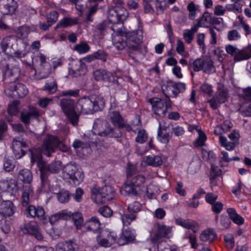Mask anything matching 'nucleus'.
<instances>
[{
	"label": "nucleus",
	"instance_id": "41",
	"mask_svg": "<svg viewBox=\"0 0 251 251\" xmlns=\"http://www.w3.org/2000/svg\"><path fill=\"white\" fill-rule=\"evenodd\" d=\"M215 97L217 99L219 102H225L227 97V92L226 89L223 86L219 85Z\"/></svg>",
	"mask_w": 251,
	"mask_h": 251
},
{
	"label": "nucleus",
	"instance_id": "24",
	"mask_svg": "<svg viewBox=\"0 0 251 251\" xmlns=\"http://www.w3.org/2000/svg\"><path fill=\"white\" fill-rule=\"evenodd\" d=\"M100 223L99 220L96 217H93L88 220L83 226L86 231H92L94 233H100L101 229L100 227Z\"/></svg>",
	"mask_w": 251,
	"mask_h": 251
},
{
	"label": "nucleus",
	"instance_id": "48",
	"mask_svg": "<svg viewBox=\"0 0 251 251\" xmlns=\"http://www.w3.org/2000/svg\"><path fill=\"white\" fill-rule=\"evenodd\" d=\"M232 4H227L226 5V9L228 11L233 12L234 13H240L242 12V5L238 2H233Z\"/></svg>",
	"mask_w": 251,
	"mask_h": 251
},
{
	"label": "nucleus",
	"instance_id": "7",
	"mask_svg": "<svg viewBox=\"0 0 251 251\" xmlns=\"http://www.w3.org/2000/svg\"><path fill=\"white\" fill-rule=\"evenodd\" d=\"M125 35L128 49L133 51H140L143 39V27L140 25L137 29L125 32Z\"/></svg>",
	"mask_w": 251,
	"mask_h": 251
},
{
	"label": "nucleus",
	"instance_id": "53",
	"mask_svg": "<svg viewBox=\"0 0 251 251\" xmlns=\"http://www.w3.org/2000/svg\"><path fill=\"white\" fill-rule=\"evenodd\" d=\"M42 154L43 153L41 151V149L38 151L36 149H34L31 150V161L33 163L34 162L38 161L39 164L42 162Z\"/></svg>",
	"mask_w": 251,
	"mask_h": 251
},
{
	"label": "nucleus",
	"instance_id": "55",
	"mask_svg": "<svg viewBox=\"0 0 251 251\" xmlns=\"http://www.w3.org/2000/svg\"><path fill=\"white\" fill-rule=\"evenodd\" d=\"M205 35L204 33H200L197 34L196 40L200 48L201 49L203 52H205L206 46L204 43Z\"/></svg>",
	"mask_w": 251,
	"mask_h": 251
},
{
	"label": "nucleus",
	"instance_id": "34",
	"mask_svg": "<svg viewBox=\"0 0 251 251\" xmlns=\"http://www.w3.org/2000/svg\"><path fill=\"white\" fill-rule=\"evenodd\" d=\"M37 59L38 61L40 62L41 71L47 75L50 74L51 69L50 64L46 60V57L42 53H39L37 56ZM47 75H48L46 76L44 75V77H47Z\"/></svg>",
	"mask_w": 251,
	"mask_h": 251
},
{
	"label": "nucleus",
	"instance_id": "38",
	"mask_svg": "<svg viewBox=\"0 0 251 251\" xmlns=\"http://www.w3.org/2000/svg\"><path fill=\"white\" fill-rule=\"evenodd\" d=\"M227 212L232 221L237 225H242L244 224V220L243 217L238 215L233 208L227 209Z\"/></svg>",
	"mask_w": 251,
	"mask_h": 251
},
{
	"label": "nucleus",
	"instance_id": "36",
	"mask_svg": "<svg viewBox=\"0 0 251 251\" xmlns=\"http://www.w3.org/2000/svg\"><path fill=\"white\" fill-rule=\"evenodd\" d=\"M0 212L4 216H10L14 213L13 205L11 201H3L0 205Z\"/></svg>",
	"mask_w": 251,
	"mask_h": 251
},
{
	"label": "nucleus",
	"instance_id": "54",
	"mask_svg": "<svg viewBox=\"0 0 251 251\" xmlns=\"http://www.w3.org/2000/svg\"><path fill=\"white\" fill-rule=\"evenodd\" d=\"M148 139V135L145 129H141L138 131L135 141L139 144L144 143Z\"/></svg>",
	"mask_w": 251,
	"mask_h": 251
},
{
	"label": "nucleus",
	"instance_id": "45",
	"mask_svg": "<svg viewBox=\"0 0 251 251\" xmlns=\"http://www.w3.org/2000/svg\"><path fill=\"white\" fill-rule=\"evenodd\" d=\"M67 217V214L65 211H59L50 216L49 218L50 222L51 224H53L59 220L65 219Z\"/></svg>",
	"mask_w": 251,
	"mask_h": 251
},
{
	"label": "nucleus",
	"instance_id": "39",
	"mask_svg": "<svg viewBox=\"0 0 251 251\" xmlns=\"http://www.w3.org/2000/svg\"><path fill=\"white\" fill-rule=\"evenodd\" d=\"M211 15L208 12L203 13L202 16L198 19V23L195 25L198 26V28L200 27H208L210 25Z\"/></svg>",
	"mask_w": 251,
	"mask_h": 251
},
{
	"label": "nucleus",
	"instance_id": "46",
	"mask_svg": "<svg viewBox=\"0 0 251 251\" xmlns=\"http://www.w3.org/2000/svg\"><path fill=\"white\" fill-rule=\"evenodd\" d=\"M72 219L77 229H81L83 226V217L79 212H75L72 214Z\"/></svg>",
	"mask_w": 251,
	"mask_h": 251
},
{
	"label": "nucleus",
	"instance_id": "51",
	"mask_svg": "<svg viewBox=\"0 0 251 251\" xmlns=\"http://www.w3.org/2000/svg\"><path fill=\"white\" fill-rule=\"evenodd\" d=\"M58 200L61 203L67 202L70 198V194L67 190H62L57 193Z\"/></svg>",
	"mask_w": 251,
	"mask_h": 251
},
{
	"label": "nucleus",
	"instance_id": "22",
	"mask_svg": "<svg viewBox=\"0 0 251 251\" xmlns=\"http://www.w3.org/2000/svg\"><path fill=\"white\" fill-rule=\"evenodd\" d=\"M175 221L176 225L181 226L185 228L190 229L194 233L197 232L199 230V224L194 220L179 218L176 219Z\"/></svg>",
	"mask_w": 251,
	"mask_h": 251
},
{
	"label": "nucleus",
	"instance_id": "37",
	"mask_svg": "<svg viewBox=\"0 0 251 251\" xmlns=\"http://www.w3.org/2000/svg\"><path fill=\"white\" fill-rule=\"evenodd\" d=\"M198 26L195 25L190 29H185L183 31V37L187 44H190L194 37L195 34L198 31Z\"/></svg>",
	"mask_w": 251,
	"mask_h": 251
},
{
	"label": "nucleus",
	"instance_id": "40",
	"mask_svg": "<svg viewBox=\"0 0 251 251\" xmlns=\"http://www.w3.org/2000/svg\"><path fill=\"white\" fill-rule=\"evenodd\" d=\"M122 36V35H117L113 37V45L118 50H122L127 47L126 40L125 41Z\"/></svg>",
	"mask_w": 251,
	"mask_h": 251
},
{
	"label": "nucleus",
	"instance_id": "42",
	"mask_svg": "<svg viewBox=\"0 0 251 251\" xmlns=\"http://www.w3.org/2000/svg\"><path fill=\"white\" fill-rule=\"evenodd\" d=\"M43 89L46 90L50 94L55 93L57 90V84L54 79L47 80Z\"/></svg>",
	"mask_w": 251,
	"mask_h": 251
},
{
	"label": "nucleus",
	"instance_id": "3",
	"mask_svg": "<svg viewBox=\"0 0 251 251\" xmlns=\"http://www.w3.org/2000/svg\"><path fill=\"white\" fill-rule=\"evenodd\" d=\"M32 178V174L28 169H24L21 170L18 175V182L23 183L22 204L24 206L27 205L29 202V197L33 193L31 185Z\"/></svg>",
	"mask_w": 251,
	"mask_h": 251
},
{
	"label": "nucleus",
	"instance_id": "35",
	"mask_svg": "<svg viewBox=\"0 0 251 251\" xmlns=\"http://www.w3.org/2000/svg\"><path fill=\"white\" fill-rule=\"evenodd\" d=\"M115 126L121 127L124 126L123 118L118 111H110L108 115Z\"/></svg>",
	"mask_w": 251,
	"mask_h": 251
},
{
	"label": "nucleus",
	"instance_id": "26",
	"mask_svg": "<svg viewBox=\"0 0 251 251\" xmlns=\"http://www.w3.org/2000/svg\"><path fill=\"white\" fill-rule=\"evenodd\" d=\"M94 28L95 35L97 36L100 39L102 38L106 33H110L109 21L104 20L100 23L96 24Z\"/></svg>",
	"mask_w": 251,
	"mask_h": 251
},
{
	"label": "nucleus",
	"instance_id": "6",
	"mask_svg": "<svg viewBox=\"0 0 251 251\" xmlns=\"http://www.w3.org/2000/svg\"><path fill=\"white\" fill-rule=\"evenodd\" d=\"M116 195L114 188L109 185H105L100 188L95 187L92 190V198L98 204L105 203L115 198Z\"/></svg>",
	"mask_w": 251,
	"mask_h": 251
},
{
	"label": "nucleus",
	"instance_id": "12",
	"mask_svg": "<svg viewBox=\"0 0 251 251\" xmlns=\"http://www.w3.org/2000/svg\"><path fill=\"white\" fill-rule=\"evenodd\" d=\"M60 104L64 113L73 126L77 125L78 115L75 110V101L68 99L61 100Z\"/></svg>",
	"mask_w": 251,
	"mask_h": 251
},
{
	"label": "nucleus",
	"instance_id": "11",
	"mask_svg": "<svg viewBox=\"0 0 251 251\" xmlns=\"http://www.w3.org/2000/svg\"><path fill=\"white\" fill-rule=\"evenodd\" d=\"M152 109L154 113L160 117H164L169 108L171 107L172 101L168 96L163 100L159 98H153L150 99Z\"/></svg>",
	"mask_w": 251,
	"mask_h": 251
},
{
	"label": "nucleus",
	"instance_id": "9",
	"mask_svg": "<svg viewBox=\"0 0 251 251\" xmlns=\"http://www.w3.org/2000/svg\"><path fill=\"white\" fill-rule=\"evenodd\" d=\"M172 228L163 224L155 223L151 232V240L154 244H159L164 241V238H169Z\"/></svg>",
	"mask_w": 251,
	"mask_h": 251
},
{
	"label": "nucleus",
	"instance_id": "33",
	"mask_svg": "<svg viewBox=\"0 0 251 251\" xmlns=\"http://www.w3.org/2000/svg\"><path fill=\"white\" fill-rule=\"evenodd\" d=\"M143 162L148 166L152 167L160 166L163 163L162 158L160 155H149L143 158Z\"/></svg>",
	"mask_w": 251,
	"mask_h": 251
},
{
	"label": "nucleus",
	"instance_id": "2",
	"mask_svg": "<svg viewBox=\"0 0 251 251\" xmlns=\"http://www.w3.org/2000/svg\"><path fill=\"white\" fill-rule=\"evenodd\" d=\"M145 178L142 175L128 176L127 182L122 186L123 195L135 196L142 192H148V188L145 185Z\"/></svg>",
	"mask_w": 251,
	"mask_h": 251
},
{
	"label": "nucleus",
	"instance_id": "49",
	"mask_svg": "<svg viewBox=\"0 0 251 251\" xmlns=\"http://www.w3.org/2000/svg\"><path fill=\"white\" fill-rule=\"evenodd\" d=\"M199 137L195 140L194 145L196 147H202L205 145V142L207 140L205 134L202 131H199Z\"/></svg>",
	"mask_w": 251,
	"mask_h": 251
},
{
	"label": "nucleus",
	"instance_id": "23",
	"mask_svg": "<svg viewBox=\"0 0 251 251\" xmlns=\"http://www.w3.org/2000/svg\"><path fill=\"white\" fill-rule=\"evenodd\" d=\"M17 8L14 0H0V9L4 14H12Z\"/></svg>",
	"mask_w": 251,
	"mask_h": 251
},
{
	"label": "nucleus",
	"instance_id": "19",
	"mask_svg": "<svg viewBox=\"0 0 251 251\" xmlns=\"http://www.w3.org/2000/svg\"><path fill=\"white\" fill-rule=\"evenodd\" d=\"M12 148L15 157L17 159L23 157L26 151L29 150L26 141L21 137H16L13 139Z\"/></svg>",
	"mask_w": 251,
	"mask_h": 251
},
{
	"label": "nucleus",
	"instance_id": "63",
	"mask_svg": "<svg viewBox=\"0 0 251 251\" xmlns=\"http://www.w3.org/2000/svg\"><path fill=\"white\" fill-rule=\"evenodd\" d=\"M19 104L18 100H15L9 104L8 112L10 115H16L18 113L17 106Z\"/></svg>",
	"mask_w": 251,
	"mask_h": 251
},
{
	"label": "nucleus",
	"instance_id": "4",
	"mask_svg": "<svg viewBox=\"0 0 251 251\" xmlns=\"http://www.w3.org/2000/svg\"><path fill=\"white\" fill-rule=\"evenodd\" d=\"M92 132H93V136L95 137L96 135L114 138H118L121 136L119 128L110 127L106 121L101 119L95 120Z\"/></svg>",
	"mask_w": 251,
	"mask_h": 251
},
{
	"label": "nucleus",
	"instance_id": "56",
	"mask_svg": "<svg viewBox=\"0 0 251 251\" xmlns=\"http://www.w3.org/2000/svg\"><path fill=\"white\" fill-rule=\"evenodd\" d=\"M187 10L189 12V17L193 19L196 17V12L199 10V7L196 5L193 2H191L187 6Z\"/></svg>",
	"mask_w": 251,
	"mask_h": 251
},
{
	"label": "nucleus",
	"instance_id": "10",
	"mask_svg": "<svg viewBox=\"0 0 251 251\" xmlns=\"http://www.w3.org/2000/svg\"><path fill=\"white\" fill-rule=\"evenodd\" d=\"M64 172L70 179L69 182L76 186L83 180L84 175L81 168L75 163H70L64 168Z\"/></svg>",
	"mask_w": 251,
	"mask_h": 251
},
{
	"label": "nucleus",
	"instance_id": "14",
	"mask_svg": "<svg viewBox=\"0 0 251 251\" xmlns=\"http://www.w3.org/2000/svg\"><path fill=\"white\" fill-rule=\"evenodd\" d=\"M185 90V84L182 82H175L171 80L167 81L162 87L164 95L176 98L179 93H182Z\"/></svg>",
	"mask_w": 251,
	"mask_h": 251
},
{
	"label": "nucleus",
	"instance_id": "18",
	"mask_svg": "<svg viewBox=\"0 0 251 251\" xmlns=\"http://www.w3.org/2000/svg\"><path fill=\"white\" fill-rule=\"evenodd\" d=\"M39 170L41 172V179L42 183H45L49 173H57L61 168V162L60 161H55L50 164L40 162L39 164Z\"/></svg>",
	"mask_w": 251,
	"mask_h": 251
},
{
	"label": "nucleus",
	"instance_id": "5",
	"mask_svg": "<svg viewBox=\"0 0 251 251\" xmlns=\"http://www.w3.org/2000/svg\"><path fill=\"white\" fill-rule=\"evenodd\" d=\"M65 152L68 150V147L59 139L54 136L48 135L44 139L43 144L41 147V151L43 154L48 157L51 156L57 149Z\"/></svg>",
	"mask_w": 251,
	"mask_h": 251
},
{
	"label": "nucleus",
	"instance_id": "21",
	"mask_svg": "<svg viewBox=\"0 0 251 251\" xmlns=\"http://www.w3.org/2000/svg\"><path fill=\"white\" fill-rule=\"evenodd\" d=\"M25 214L27 217H36L43 223L46 220L44 209L41 206L36 207L32 205H29L26 208Z\"/></svg>",
	"mask_w": 251,
	"mask_h": 251
},
{
	"label": "nucleus",
	"instance_id": "32",
	"mask_svg": "<svg viewBox=\"0 0 251 251\" xmlns=\"http://www.w3.org/2000/svg\"><path fill=\"white\" fill-rule=\"evenodd\" d=\"M251 57V45H248L243 48L241 50H238V51L234 57L235 61H240L247 60Z\"/></svg>",
	"mask_w": 251,
	"mask_h": 251
},
{
	"label": "nucleus",
	"instance_id": "62",
	"mask_svg": "<svg viewBox=\"0 0 251 251\" xmlns=\"http://www.w3.org/2000/svg\"><path fill=\"white\" fill-rule=\"evenodd\" d=\"M123 235L126 239L128 243L132 241L135 239L134 231L132 229H127L123 232Z\"/></svg>",
	"mask_w": 251,
	"mask_h": 251
},
{
	"label": "nucleus",
	"instance_id": "64",
	"mask_svg": "<svg viewBox=\"0 0 251 251\" xmlns=\"http://www.w3.org/2000/svg\"><path fill=\"white\" fill-rule=\"evenodd\" d=\"M202 158L206 161H209L214 158V154L212 151H207L204 149H201Z\"/></svg>",
	"mask_w": 251,
	"mask_h": 251
},
{
	"label": "nucleus",
	"instance_id": "60",
	"mask_svg": "<svg viewBox=\"0 0 251 251\" xmlns=\"http://www.w3.org/2000/svg\"><path fill=\"white\" fill-rule=\"evenodd\" d=\"M58 18V13L57 12L55 11H50L47 16L48 23L50 24V25H52L57 21Z\"/></svg>",
	"mask_w": 251,
	"mask_h": 251
},
{
	"label": "nucleus",
	"instance_id": "57",
	"mask_svg": "<svg viewBox=\"0 0 251 251\" xmlns=\"http://www.w3.org/2000/svg\"><path fill=\"white\" fill-rule=\"evenodd\" d=\"M241 37L240 33L236 29H232L227 32V38L229 41H237Z\"/></svg>",
	"mask_w": 251,
	"mask_h": 251
},
{
	"label": "nucleus",
	"instance_id": "47",
	"mask_svg": "<svg viewBox=\"0 0 251 251\" xmlns=\"http://www.w3.org/2000/svg\"><path fill=\"white\" fill-rule=\"evenodd\" d=\"M176 52L184 57L189 56V53L185 50L184 44L183 42L179 39L176 41Z\"/></svg>",
	"mask_w": 251,
	"mask_h": 251
},
{
	"label": "nucleus",
	"instance_id": "8",
	"mask_svg": "<svg viewBox=\"0 0 251 251\" xmlns=\"http://www.w3.org/2000/svg\"><path fill=\"white\" fill-rule=\"evenodd\" d=\"M188 67L195 72L202 70L203 72L207 74L214 73L216 71L213 61L208 57H201L191 60L189 62Z\"/></svg>",
	"mask_w": 251,
	"mask_h": 251
},
{
	"label": "nucleus",
	"instance_id": "50",
	"mask_svg": "<svg viewBox=\"0 0 251 251\" xmlns=\"http://www.w3.org/2000/svg\"><path fill=\"white\" fill-rule=\"evenodd\" d=\"M170 139V134L168 132L163 133L161 129V126L159 125L157 133V139L161 143L167 144Z\"/></svg>",
	"mask_w": 251,
	"mask_h": 251
},
{
	"label": "nucleus",
	"instance_id": "59",
	"mask_svg": "<svg viewBox=\"0 0 251 251\" xmlns=\"http://www.w3.org/2000/svg\"><path fill=\"white\" fill-rule=\"evenodd\" d=\"M226 246L228 250H232L234 246L233 236L231 234H226L224 236Z\"/></svg>",
	"mask_w": 251,
	"mask_h": 251
},
{
	"label": "nucleus",
	"instance_id": "20",
	"mask_svg": "<svg viewBox=\"0 0 251 251\" xmlns=\"http://www.w3.org/2000/svg\"><path fill=\"white\" fill-rule=\"evenodd\" d=\"M69 66V74L75 77L84 74L87 69V66L84 65L80 59L72 60Z\"/></svg>",
	"mask_w": 251,
	"mask_h": 251
},
{
	"label": "nucleus",
	"instance_id": "15",
	"mask_svg": "<svg viewBox=\"0 0 251 251\" xmlns=\"http://www.w3.org/2000/svg\"><path fill=\"white\" fill-rule=\"evenodd\" d=\"M5 93L8 97H18L24 98L28 93V90L23 83L13 81L8 84L4 90Z\"/></svg>",
	"mask_w": 251,
	"mask_h": 251
},
{
	"label": "nucleus",
	"instance_id": "58",
	"mask_svg": "<svg viewBox=\"0 0 251 251\" xmlns=\"http://www.w3.org/2000/svg\"><path fill=\"white\" fill-rule=\"evenodd\" d=\"M240 98H242L245 100H251V87L249 86L247 88L242 89V93L239 94Z\"/></svg>",
	"mask_w": 251,
	"mask_h": 251
},
{
	"label": "nucleus",
	"instance_id": "30",
	"mask_svg": "<svg viewBox=\"0 0 251 251\" xmlns=\"http://www.w3.org/2000/svg\"><path fill=\"white\" fill-rule=\"evenodd\" d=\"M78 245L71 241L59 242L56 246V251H77Z\"/></svg>",
	"mask_w": 251,
	"mask_h": 251
},
{
	"label": "nucleus",
	"instance_id": "1",
	"mask_svg": "<svg viewBox=\"0 0 251 251\" xmlns=\"http://www.w3.org/2000/svg\"><path fill=\"white\" fill-rule=\"evenodd\" d=\"M105 106L104 98L100 96L84 97L77 101L76 110L85 114H93L102 110Z\"/></svg>",
	"mask_w": 251,
	"mask_h": 251
},
{
	"label": "nucleus",
	"instance_id": "16",
	"mask_svg": "<svg viewBox=\"0 0 251 251\" xmlns=\"http://www.w3.org/2000/svg\"><path fill=\"white\" fill-rule=\"evenodd\" d=\"M94 76L95 79L97 81H102L107 82L110 85L120 84V80L121 78H118L112 73L105 70L99 69L94 72Z\"/></svg>",
	"mask_w": 251,
	"mask_h": 251
},
{
	"label": "nucleus",
	"instance_id": "17",
	"mask_svg": "<svg viewBox=\"0 0 251 251\" xmlns=\"http://www.w3.org/2000/svg\"><path fill=\"white\" fill-rule=\"evenodd\" d=\"M98 244L101 247H109L117 241V235L114 232L103 229L97 236Z\"/></svg>",
	"mask_w": 251,
	"mask_h": 251
},
{
	"label": "nucleus",
	"instance_id": "27",
	"mask_svg": "<svg viewBox=\"0 0 251 251\" xmlns=\"http://www.w3.org/2000/svg\"><path fill=\"white\" fill-rule=\"evenodd\" d=\"M24 230L27 233L34 235L39 240L43 239V236L39 230L38 226L35 222H30L25 224Z\"/></svg>",
	"mask_w": 251,
	"mask_h": 251
},
{
	"label": "nucleus",
	"instance_id": "13",
	"mask_svg": "<svg viewBox=\"0 0 251 251\" xmlns=\"http://www.w3.org/2000/svg\"><path fill=\"white\" fill-rule=\"evenodd\" d=\"M142 208L141 204L138 201H134L129 204L127 208V211L121 215V220L124 226H128L137 218V213Z\"/></svg>",
	"mask_w": 251,
	"mask_h": 251
},
{
	"label": "nucleus",
	"instance_id": "44",
	"mask_svg": "<svg viewBox=\"0 0 251 251\" xmlns=\"http://www.w3.org/2000/svg\"><path fill=\"white\" fill-rule=\"evenodd\" d=\"M77 23V21L76 19L66 17L60 21L59 23L56 25V27H67L75 25Z\"/></svg>",
	"mask_w": 251,
	"mask_h": 251
},
{
	"label": "nucleus",
	"instance_id": "25",
	"mask_svg": "<svg viewBox=\"0 0 251 251\" xmlns=\"http://www.w3.org/2000/svg\"><path fill=\"white\" fill-rule=\"evenodd\" d=\"M127 14L126 10L124 7L121 8L120 11H118V7H115L109 10L108 20L106 21L114 19L115 20L124 21L126 19Z\"/></svg>",
	"mask_w": 251,
	"mask_h": 251
},
{
	"label": "nucleus",
	"instance_id": "28",
	"mask_svg": "<svg viewBox=\"0 0 251 251\" xmlns=\"http://www.w3.org/2000/svg\"><path fill=\"white\" fill-rule=\"evenodd\" d=\"M217 238V234L213 229L207 228L203 230L199 235V239L202 243H211Z\"/></svg>",
	"mask_w": 251,
	"mask_h": 251
},
{
	"label": "nucleus",
	"instance_id": "29",
	"mask_svg": "<svg viewBox=\"0 0 251 251\" xmlns=\"http://www.w3.org/2000/svg\"><path fill=\"white\" fill-rule=\"evenodd\" d=\"M109 21V31H113L112 33L113 37L117 35H123V21L111 19Z\"/></svg>",
	"mask_w": 251,
	"mask_h": 251
},
{
	"label": "nucleus",
	"instance_id": "43",
	"mask_svg": "<svg viewBox=\"0 0 251 251\" xmlns=\"http://www.w3.org/2000/svg\"><path fill=\"white\" fill-rule=\"evenodd\" d=\"M219 142L221 146L224 147L226 150L231 151H233L235 148L236 143L234 142H228L227 138L223 136L220 135L219 136Z\"/></svg>",
	"mask_w": 251,
	"mask_h": 251
},
{
	"label": "nucleus",
	"instance_id": "31",
	"mask_svg": "<svg viewBox=\"0 0 251 251\" xmlns=\"http://www.w3.org/2000/svg\"><path fill=\"white\" fill-rule=\"evenodd\" d=\"M18 41H21V39L14 36H9L4 37L0 43L2 51L6 53L8 47L10 46L11 48H14V43H16Z\"/></svg>",
	"mask_w": 251,
	"mask_h": 251
},
{
	"label": "nucleus",
	"instance_id": "52",
	"mask_svg": "<svg viewBox=\"0 0 251 251\" xmlns=\"http://www.w3.org/2000/svg\"><path fill=\"white\" fill-rule=\"evenodd\" d=\"M90 48L89 46L85 42H82L77 44L74 47V50H76L80 54L85 53L89 51Z\"/></svg>",
	"mask_w": 251,
	"mask_h": 251
},
{
	"label": "nucleus",
	"instance_id": "61",
	"mask_svg": "<svg viewBox=\"0 0 251 251\" xmlns=\"http://www.w3.org/2000/svg\"><path fill=\"white\" fill-rule=\"evenodd\" d=\"M93 54L95 60L99 59L102 62L107 60V55L103 50H98Z\"/></svg>",
	"mask_w": 251,
	"mask_h": 251
}]
</instances>
